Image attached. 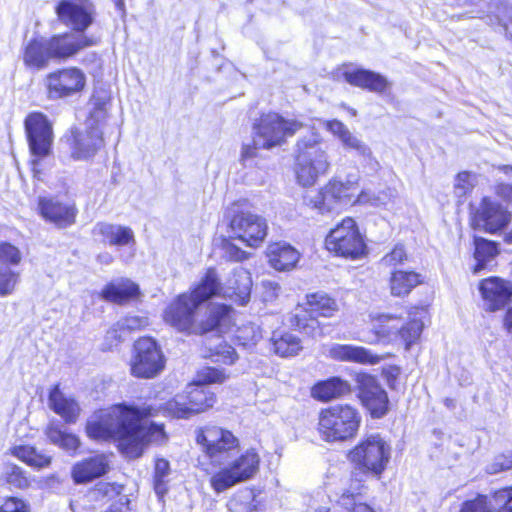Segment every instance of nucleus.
Here are the masks:
<instances>
[{
  "label": "nucleus",
  "instance_id": "f257e3e1",
  "mask_svg": "<svg viewBox=\"0 0 512 512\" xmlns=\"http://www.w3.org/2000/svg\"><path fill=\"white\" fill-rule=\"evenodd\" d=\"M151 408L117 404L95 412L87 421L86 433L94 440L115 439L128 458L140 457L149 443H162V425L149 421Z\"/></svg>",
  "mask_w": 512,
  "mask_h": 512
},
{
  "label": "nucleus",
  "instance_id": "f03ea898",
  "mask_svg": "<svg viewBox=\"0 0 512 512\" xmlns=\"http://www.w3.org/2000/svg\"><path fill=\"white\" fill-rule=\"evenodd\" d=\"M221 290L219 277L209 268L191 293L174 299L164 311V320L181 332L205 334L217 330L227 332L232 322V309L225 304H211L200 317L198 307Z\"/></svg>",
  "mask_w": 512,
  "mask_h": 512
},
{
  "label": "nucleus",
  "instance_id": "7ed1b4c3",
  "mask_svg": "<svg viewBox=\"0 0 512 512\" xmlns=\"http://www.w3.org/2000/svg\"><path fill=\"white\" fill-rule=\"evenodd\" d=\"M425 314L426 311L420 307H411L397 315L371 314L370 330L359 333L354 339L370 345L401 343L409 350L421 336Z\"/></svg>",
  "mask_w": 512,
  "mask_h": 512
},
{
  "label": "nucleus",
  "instance_id": "20e7f679",
  "mask_svg": "<svg viewBox=\"0 0 512 512\" xmlns=\"http://www.w3.org/2000/svg\"><path fill=\"white\" fill-rule=\"evenodd\" d=\"M227 379L223 370L206 367L199 371L197 379L188 385L185 394L176 395L166 403V411L176 418H189L213 407L215 394L207 386Z\"/></svg>",
  "mask_w": 512,
  "mask_h": 512
},
{
  "label": "nucleus",
  "instance_id": "39448f33",
  "mask_svg": "<svg viewBox=\"0 0 512 512\" xmlns=\"http://www.w3.org/2000/svg\"><path fill=\"white\" fill-rule=\"evenodd\" d=\"M297 120H286L277 113L263 114L253 126V143L242 149V160L245 165L259 157V149H271L281 146L288 137L293 136L302 128Z\"/></svg>",
  "mask_w": 512,
  "mask_h": 512
},
{
  "label": "nucleus",
  "instance_id": "423d86ee",
  "mask_svg": "<svg viewBox=\"0 0 512 512\" xmlns=\"http://www.w3.org/2000/svg\"><path fill=\"white\" fill-rule=\"evenodd\" d=\"M330 168L327 147L318 133H311L298 140L295 156V173L302 186H312Z\"/></svg>",
  "mask_w": 512,
  "mask_h": 512
},
{
  "label": "nucleus",
  "instance_id": "0eeeda50",
  "mask_svg": "<svg viewBox=\"0 0 512 512\" xmlns=\"http://www.w3.org/2000/svg\"><path fill=\"white\" fill-rule=\"evenodd\" d=\"M83 128H73L68 137L71 157L86 160L93 157L103 146L102 127L107 117L105 103L94 102Z\"/></svg>",
  "mask_w": 512,
  "mask_h": 512
},
{
  "label": "nucleus",
  "instance_id": "6e6552de",
  "mask_svg": "<svg viewBox=\"0 0 512 512\" xmlns=\"http://www.w3.org/2000/svg\"><path fill=\"white\" fill-rule=\"evenodd\" d=\"M361 414L349 404H336L322 409L318 416V432L326 442H343L356 437Z\"/></svg>",
  "mask_w": 512,
  "mask_h": 512
},
{
  "label": "nucleus",
  "instance_id": "1a4fd4ad",
  "mask_svg": "<svg viewBox=\"0 0 512 512\" xmlns=\"http://www.w3.org/2000/svg\"><path fill=\"white\" fill-rule=\"evenodd\" d=\"M24 125L32 156L30 161L31 170L34 177L39 179V175L41 173L39 169L40 161L49 156L52 149V124L44 114L40 112H32L27 115Z\"/></svg>",
  "mask_w": 512,
  "mask_h": 512
},
{
  "label": "nucleus",
  "instance_id": "9d476101",
  "mask_svg": "<svg viewBox=\"0 0 512 512\" xmlns=\"http://www.w3.org/2000/svg\"><path fill=\"white\" fill-rule=\"evenodd\" d=\"M391 454V448L378 434L361 441L349 453V459L362 473L380 476L385 470Z\"/></svg>",
  "mask_w": 512,
  "mask_h": 512
},
{
  "label": "nucleus",
  "instance_id": "9b49d317",
  "mask_svg": "<svg viewBox=\"0 0 512 512\" xmlns=\"http://www.w3.org/2000/svg\"><path fill=\"white\" fill-rule=\"evenodd\" d=\"M328 251L336 255L358 259L365 254L366 245L354 219L347 217L330 231L325 239Z\"/></svg>",
  "mask_w": 512,
  "mask_h": 512
},
{
  "label": "nucleus",
  "instance_id": "f8f14e48",
  "mask_svg": "<svg viewBox=\"0 0 512 512\" xmlns=\"http://www.w3.org/2000/svg\"><path fill=\"white\" fill-rule=\"evenodd\" d=\"M306 298L308 308H297L291 323L303 333L316 337L321 334V329L314 314L331 317L338 311V304L333 298L323 293L310 294Z\"/></svg>",
  "mask_w": 512,
  "mask_h": 512
},
{
  "label": "nucleus",
  "instance_id": "ddd939ff",
  "mask_svg": "<svg viewBox=\"0 0 512 512\" xmlns=\"http://www.w3.org/2000/svg\"><path fill=\"white\" fill-rule=\"evenodd\" d=\"M260 455L254 448L245 450L228 467L211 478V486L221 493L237 483L253 478L259 470Z\"/></svg>",
  "mask_w": 512,
  "mask_h": 512
},
{
  "label": "nucleus",
  "instance_id": "4468645a",
  "mask_svg": "<svg viewBox=\"0 0 512 512\" xmlns=\"http://www.w3.org/2000/svg\"><path fill=\"white\" fill-rule=\"evenodd\" d=\"M164 367V355L154 339L143 337L135 342L130 363L133 376L150 379L162 372Z\"/></svg>",
  "mask_w": 512,
  "mask_h": 512
},
{
  "label": "nucleus",
  "instance_id": "2eb2a0df",
  "mask_svg": "<svg viewBox=\"0 0 512 512\" xmlns=\"http://www.w3.org/2000/svg\"><path fill=\"white\" fill-rule=\"evenodd\" d=\"M196 441L212 462L220 463L239 447V439L229 430L207 426L197 431Z\"/></svg>",
  "mask_w": 512,
  "mask_h": 512
},
{
  "label": "nucleus",
  "instance_id": "dca6fc26",
  "mask_svg": "<svg viewBox=\"0 0 512 512\" xmlns=\"http://www.w3.org/2000/svg\"><path fill=\"white\" fill-rule=\"evenodd\" d=\"M55 12L59 21L77 34H85L97 14L95 5L90 0H61Z\"/></svg>",
  "mask_w": 512,
  "mask_h": 512
},
{
  "label": "nucleus",
  "instance_id": "f3484780",
  "mask_svg": "<svg viewBox=\"0 0 512 512\" xmlns=\"http://www.w3.org/2000/svg\"><path fill=\"white\" fill-rule=\"evenodd\" d=\"M44 82L48 98L56 100L80 93L85 88L86 75L77 67H67L49 73Z\"/></svg>",
  "mask_w": 512,
  "mask_h": 512
},
{
  "label": "nucleus",
  "instance_id": "a211bd4d",
  "mask_svg": "<svg viewBox=\"0 0 512 512\" xmlns=\"http://www.w3.org/2000/svg\"><path fill=\"white\" fill-rule=\"evenodd\" d=\"M348 488H344L339 498L330 506H322L327 495L323 492L317 493L313 499L312 508L314 512H374V510L361 500L363 485L358 478H351Z\"/></svg>",
  "mask_w": 512,
  "mask_h": 512
},
{
  "label": "nucleus",
  "instance_id": "6ab92c4d",
  "mask_svg": "<svg viewBox=\"0 0 512 512\" xmlns=\"http://www.w3.org/2000/svg\"><path fill=\"white\" fill-rule=\"evenodd\" d=\"M233 238L242 241L245 245L257 248L267 236V222L257 214L240 212L233 216L230 222Z\"/></svg>",
  "mask_w": 512,
  "mask_h": 512
},
{
  "label": "nucleus",
  "instance_id": "aec40b11",
  "mask_svg": "<svg viewBox=\"0 0 512 512\" xmlns=\"http://www.w3.org/2000/svg\"><path fill=\"white\" fill-rule=\"evenodd\" d=\"M53 60L64 61L77 55L81 50L96 46L100 37L66 32L47 38Z\"/></svg>",
  "mask_w": 512,
  "mask_h": 512
},
{
  "label": "nucleus",
  "instance_id": "412c9836",
  "mask_svg": "<svg viewBox=\"0 0 512 512\" xmlns=\"http://www.w3.org/2000/svg\"><path fill=\"white\" fill-rule=\"evenodd\" d=\"M356 382L359 387V397L362 404L370 412L373 418H381L389 408V400L386 391L378 384L377 380L367 374L356 375Z\"/></svg>",
  "mask_w": 512,
  "mask_h": 512
},
{
  "label": "nucleus",
  "instance_id": "4be33fe9",
  "mask_svg": "<svg viewBox=\"0 0 512 512\" xmlns=\"http://www.w3.org/2000/svg\"><path fill=\"white\" fill-rule=\"evenodd\" d=\"M21 250L6 241L0 242V296L11 295L19 281L20 274L15 267L22 262Z\"/></svg>",
  "mask_w": 512,
  "mask_h": 512
},
{
  "label": "nucleus",
  "instance_id": "5701e85b",
  "mask_svg": "<svg viewBox=\"0 0 512 512\" xmlns=\"http://www.w3.org/2000/svg\"><path fill=\"white\" fill-rule=\"evenodd\" d=\"M323 124L346 150H353L359 157H362L366 165L372 170L379 168V162L373 156L371 148L358 136L352 133L349 128L339 120L324 121Z\"/></svg>",
  "mask_w": 512,
  "mask_h": 512
},
{
  "label": "nucleus",
  "instance_id": "b1692460",
  "mask_svg": "<svg viewBox=\"0 0 512 512\" xmlns=\"http://www.w3.org/2000/svg\"><path fill=\"white\" fill-rule=\"evenodd\" d=\"M511 220V214L500 204L483 198L475 212L473 224L489 233H496L505 228Z\"/></svg>",
  "mask_w": 512,
  "mask_h": 512
},
{
  "label": "nucleus",
  "instance_id": "393cba45",
  "mask_svg": "<svg viewBox=\"0 0 512 512\" xmlns=\"http://www.w3.org/2000/svg\"><path fill=\"white\" fill-rule=\"evenodd\" d=\"M40 215L59 228H66L75 223L77 209L70 202H62L55 197H40L38 200Z\"/></svg>",
  "mask_w": 512,
  "mask_h": 512
},
{
  "label": "nucleus",
  "instance_id": "a878e982",
  "mask_svg": "<svg viewBox=\"0 0 512 512\" xmlns=\"http://www.w3.org/2000/svg\"><path fill=\"white\" fill-rule=\"evenodd\" d=\"M479 290L487 311L494 312L504 308L512 297V285L499 278L490 277L482 280Z\"/></svg>",
  "mask_w": 512,
  "mask_h": 512
},
{
  "label": "nucleus",
  "instance_id": "bb28decb",
  "mask_svg": "<svg viewBox=\"0 0 512 512\" xmlns=\"http://www.w3.org/2000/svg\"><path fill=\"white\" fill-rule=\"evenodd\" d=\"M501 510L512 512V486L496 491L490 503L487 496L477 495L476 498L465 501L460 512H499Z\"/></svg>",
  "mask_w": 512,
  "mask_h": 512
},
{
  "label": "nucleus",
  "instance_id": "cd10ccee",
  "mask_svg": "<svg viewBox=\"0 0 512 512\" xmlns=\"http://www.w3.org/2000/svg\"><path fill=\"white\" fill-rule=\"evenodd\" d=\"M92 234L99 237L101 242L117 248L133 247L136 243L133 230L119 224L98 222L94 225Z\"/></svg>",
  "mask_w": 512,
  "mask_h": 512
},
{
  "label": "nucleus",
  "instance_id": "c85d7f7f",
  "mask_svg": "<svg viewBox=\"0 0 512 512\" xmlns=\"http://www.w3.org/2000/svg\"><path fill=\"white\" fill-rule=\"evenodd\" d=\"M327 356L333 360L355 362L364 365H375L381 361V357L373 354L362 346L334 343L329 346Z\"/></svg>",
  "mask_w": 512,
  "mask_h": 512
},
{
  "label": "nucleus",
  "instance_id": "c756f323",
  "mask_svg": "<svg viewBox=\"0 0 512 512\" xmlns=\"http://www.w3.org/2000/svg\"><path fill=\"white\" fill-rule=\"evenodd\" d=\"M343 77L350 85L375 93H384L391 85L383 75L362 68H346Z\"/></svg>",
  "mask_w": 512,
  "mask_h": 512
},
{
  "label": "nucleus",
  "instance_id": "7c9ffc66",
  "mask_svg": "<svg viewBox=\"0 0 512 512\" xmlns=\"http://www.w3.org/2000/svg\"><path fill=\"white\" fill-rule=\"evenodd\" d=\"M251 289L252 278L250 272L238 266L233 269L226 282L224 295L240 305H245L250 299Z\"/></svg>",
  "mask_w": 512,
  "mask_h": 512
},
{
  "label": "nucleus",
  "instance_id": "2f4dec72",
  "mask_svg": "<svg viewBox=\"0 0 512 512\" xmlns=\"http://www.w3.org/2000/svg\"><path fill=\"white\" fill-rule=\"evenodd\" d=\"M268 262L277 271H290L300 259V253L286 242L272 243L267 247Z\"/></svg>",
  "mask_w": 512,
  "mask_h": 512
},
{
  "label": "nucleus",
  "instance_id": "473e14b6",
  "mask_svg": "<svg viewBox=\"0 0 512 512\" xmlns=\"http://www.w3.org/2000/svg\"><path fill=\"white\" fill-rule=\"evenodd\" d=\"M48 404L68 424L75 423L80 415L81 409L77 401L63 393L59 385L51 389Z\"/></svg>",
  "mask_w": 512,
  "mask_h": 512
},
{
  "label": "nucleus",
  "instance_id": "72a5a7b5",
  "mask_svg": "<svg viewBox=\"0 0 512 512\" xmlns=\"http://www.w3.org/2000/svg\"><path fill=\"white\" fill-rule=\"evenodd\" d=\"M47 38L39 37L28 42L23 53L25 66L32 70H42L53 60Z\"/></svg>",
  "mask_w": 512,
  "mask_h": 512
},
{
  "label": "nucleus",
  "instance_id": "f704fd0d",
  "mask_svg": "<svg viewBox=\"0 0 512 512\" xmlns=\"http://www.w3.org/2000/svg\"><path fill=\"white\" fill-rule=\"evenodd\" d=\"M108 470V460L104 454H98L73 466L72 476L76 483H87L101 477Z\"/></svg>",
  "mask_w": 512,
  "mask_h": 512
},
{
  "label": "nucleus",
  "instance_id": "c9c22d12",
  "mask_svg": "<svg viewBox=\"0 0 512 512\" xmlns=\"http://www.w3.org/2000/svg\"><path fill=\"white\" fill-rule=\"evenodd\" d=\"M138 292L139 288L134 282L121 279L107 284L100 295L106 301L122 304L134 298Z\"/></svg>",
  "mask_w": 512,
  "mask_h": 512
},
{
  "label": "nucleus",
  "instance_id": "e433bc0d",
  "mask_svg": "<svg viewBox=\"0 0 512 512\" xmlns=\"http://www.w3.org/2000/svg\"><path fill=\"white\" fill-rule=\"evenodd\" d=\"M420 283H422V276L419 273L395 270L391 273L389 288L393 296L404 297Z\"/></svg>",
  "mask_w": 512,
  "mask_h": 512
},
{
  "label": "nucleus",
  "instance_id": "4c0bfd02",
  "mask_svg": "<svg viewBox=\"0 0 512 512\" xmlns=\"http://www.w3.org/2000/svg\"><path fill=\"white\" fill-rule=\"evenodd\" d=\"M349 392L350 384L339 377L319 382L312 388V396L324 402L342 397Z\"/></svg>",
  "mask_w": 512,
  "mask_h": 512
},
{
  "label": "nucleus",
  "instance_id": "58836bf2",
  "mask_svg": "<svg viewBox=\"0 0 512 512\" xmlns=\"http://www.w3.org/2000/svg\"><path fill=\"white\" fill-rule=\"evenodd\" d=\"M359 179L360 177L355 175L349 177L346 182L332 179L327 183L341 207L353 203Z\"/></svg>",
  "mask_w": 512,
  "mask_h": 512
},
{
  "label": "nucleus",
  "instance_id": "ea45409f",
  "mask_svg": "<svg viewBox=\"0 0 512 512\" xmlns=\"http://www.w3.org/2000/svg\"><path fill=\"white\" fill-rule=\"evenodd\" d=\"M306 201L309 206L318 210L321 214L342 208L327 184L320 191L308 195Z\"/></svg>",
  "mask_w": 512,
  "mask_h": 512
},
{
  "label": "nucleus",
  "instance_id": "a19ab883",
  "mask_svg": "<svg viewBox=\"0 0 512 512\" xmlns=\"http://www.w3.org/2000/svg\"><path fill=\"white\" fill-rule=\"evenodd\" d=\"M46 436L50 442L67 452L75 453L80 447V439L71 433L63 431L60 427L50 424L46 429Z\"/></svg>",
  "mask_w": 512,
  "mask_h": 512
},
{
  "label": "nucleus",
  "instance_id": "79ce46f5",
  "mask_svg": "<svg viewBox=\"0 0 512 512\" xmlns=\"http://www.w3.org/2000/svg\"><path fill=\"white\" fill-rule=\"evenodd\" d=\"M474 243L476 265L473 268V273L477 274L497 255L498 250L494 242L483 238H475Z\"/></svg>",
  "mask_w": 512,
  "mask_h": 512
},
{
  "label": "nucleus",
  "instance_id": "37998d69",
  "mask_svg": "<svg viewBox=\"0 0 512 512\" xmlns=\"http://www.w3.org/2000/svg\"><path fill=\"white\" fill-rule=\"evenodd\" d=\"M12 454L27 465L37 469L47 467L51 463V457L38 452L32 446H16L12 449Z\"/></svg>",
  "mask_w": 512,
  "mask_h": 512
},
{
  "label": "nucleus",
  "instance_id": "c03bdc74",
  "mask_svg": "<svg viewBox=\"0 0 512 512\" xmlns=\"http://www.w3.org/2000/svg\"><path fill=\"white\" fill-rule=\"evenodd\" d=\"M272 345L274 352L281 357L295 356L302 349L300 339L291 333L274 334Z\"/></svg>",
  "mask_w": 512,
  "mask_h": 512
},
{
  "label": "nucleus",
  "instance_id": "a18cd8bd",
  "mask_svg": "<svg viewBox=\"0 0 512 512\" xmlns=\"http://www.w3.org/2000/svg\"><path fill=\"white\" fill-rule=\"evenodd\" d=\"M149 325V321L147 317L140 316H128L117 322L114 328H111L107 332V339H115L117 341L121 340L123 337V333L134 332L141 330Z\"/></svg>",
  "mask_w": 512,
  "mask_h": 512
},
{
  "label": "nucleus",
  "instance_id": "49530a36",
  "mask_svg": "<svg viewBox=\"0 0 512 512\" xmlns=\"http://www.w3.org/2000/svg\"><path fill=\"white\" fill-rule=\"evenodd\" d=\"M488 17L500 25L506 36L512 38V6L507 2L500 1L490 6Z\"/></svg>",
  "mask_w": 512,
  "mask_h": 512
},
{
  "label": "nucleus",
  "instance_id": "de8ad7c7",
  "mask_svg": "<svg viewBox=\"0 0 512 512\" xmlns=\"http://www.w3.org/2000/svg\"><path fill=\"white\" fill-rule=\"evenodd\" d=\"M262 338V332L259 326L254 323H246L237 327L235 331V340L244 347H251Z\"/></svg>",
  "mask_w": 512,
  "mask_h": 512
},
{
  "label": "nucleus",
  "instance_id": "09e8293b",
  "mask_svg": "<svg viewBox=\"0 0 512 512\" xmlns=\"http://www.w3.org/2000/svg\"><path fill=\"white\" fill-rule=\"evenodd\" d=\"M170 473V465L166 459L160 458L155 461L154 469V490L159 497L167 492V477Z\"/></svg>",
  "mask_w": 512,
  "mask_h": 512
},
{
  "label": "nucleus",
  "instance_id": "8fccbe9b",
  "mask_svg": "<svg viewBox=\"0 0 512 512\" xmlns=\"http://www.w3.org/2000/svg\"><path fill=\"white\" fill-rule=\"evenodd\" d=\"M254 494L252 491L243 490L235 494L228 502L230 512H254Z\"/></svg>",
  "mask_w": 512,
  "mask_h": 512
},
{
  "label": "nucleus",
  "instance_id": "3c124183",
  "mask_svg": "<svg viewBox=\"0 0 512 512\" xmlns=\"http://www.w3.org/2000/svg\"><path fill=\"white\" fill-rule=\"evenodd\" d=\"M476 184V175L467 171L460 172L455 179L454 189L458 197H463L472 191Z\"/></svg>",
  "mask_w": 512,
  "mask_h": 512
},
{
  "label": "nucleus",
  "instance_id": "603ef678",
  "mask_svg": "<svg viewBox=\"0 0 512 512\" xmlns=\"http://www.w3.org/2000/svg\"><path fill=\"white\" fill-rule=\"evenodd\" d=\"M5 478L7 483L19 489L27 488L30 484V481L25 476L24 471L16 465H12L7 468Z\"/></svg>",
  "mask_w": 512,
  "mask_h": 512
},
{
  "label": "nucleus",
  "instance_id": "864d4df0",
  "mask_svg": "<svg viewBox=\"0 0 512 512\" xmlns=\"http://www.w3.org/2000/svg\"><path fill=\"white\" fill-rule=\"evenodd\" d=\"M408 259L403 245L397 244L391 252L387 253L382 259L381 264L385 267H396L403 264Z\"/></svg>",
  "mask_w": 512,
  "mask_h": 512
},
{
  "label": "nucleus",
  "instance_id": "5fc2aeb1",
  "mask_svg": "<svg viewBox=\"0 0 512 512\" xmlns=\"http://www.w3.org/2000/svg\"><path fill=\"white\" fill-rule=\"evenodd\" d=\"M210 356L215 362H221L228 365L235 363L238 358L235 349L226 343L220 344L216 347L214 352L211 351Z\"/></svg>",
  "mask_w": 512,
  "mask_h": 512
},
{
  "label": "nucleus",
  "instance_id": "6e6d98bb",
  "mask_svg": "<svg viewBox=\"0 0 512 512\" xmlns=\"http://www.w3.org/2000/svg\"><path fill=\"white\" fill-rule=\"evenodd\" d=\"M261 297L264 302L275 301L281 292L279 283L273 280H263L261 282Z\"/></svg>",
  "mask_w": 512,
  "mask_h": 512
},
{
  "label": "nucleus",
  "instance_id": "4d7b16f0",
  "mask_svg": "<svg viewBox=\"0 0 512 512\" xmlns=\"http://www.w3.org/2000/svg\"><path fill=\"white\" fill-rule=\"evenodd\" d=\"M28 505L21 499L10 497L0 504V512H28Z\"/></svg>",
  "mask_w": 512,
  "mask_h": 512
},
{
  "label": "nucleus",
  "instance_id": "13d9d810",
  "mask_svg": "<svg viewBox=\"0 0 512 512\" xmlns=\"http://www.w3.org/2000/svg\"><path fill=\"white\" fill-rule=\"evenodd\" d=\"M512 468V454L500 455L495 458L494 462L487 468L488 473L496 474L503 470Z\"/></svg>",
  "mask_w": 512,
  "mask_h": 512
},
{
  "label": "nucleus",
  "instance_id": "bf43d9fd",
  "mask_svg": "<svg viewBox=\"0 0 512 512\" xmlns=\"http://www.w3.org/2000/svg\"><path fill=\"white\" fill-rule=\"evenodd\" d=\"M353 203H357L360 205L370 204L372 206H379L384 203L382 194L376 195L375 193L363 190L357 197L354 199Z\"/></svg>",
  "mask_w": 512,
  "mask_h": 512
},
{
  "label": "nucleus",
  "instance_id": "052dcab7",
  "mask_svg": "<svg viewBox=\"0 0 512 512\" xmlns=\"http://www.w3.org/2000/svg\"><path fill=\"white\" fill-rule=\"evenodd\" d=\"M224 249L226 256L230 260L240 262L248 258L247 252L243 251L232 243H226Z\"/></svg>",
  "mask_w": 512,
  "mask_h": 512
},
{
  "label": "nucleus",
  "instance_id": "680f3d73",
  "mask_svg": "<svg viewBox=\"0 0 512 512\" xmlns=\"http://www.w3.org/2000/svg\"><path fill=\"white\" fill-rule=\"evenodd\" d=\"M496 193L502 199L512 203V185L499 184L496 187Z\"/></svg>",
  "mask_w": 512,
  "mask_h": 512
},
{
  "label": "nucleus",
  "instance_id": "e2e57ef3",
  "mask_svg": "<svg viewBox=\"0 0 512 512\" xmlns=\"http://www.w3.org/2000/svg\"><path fill=\"white\" fill-rule=\"evenodd\" d=\"M113 260L114 258L112 254H110L109 252H103L97 256L98 263L102 265H110L113 262Z\"/></svg>",
  "mask_w": 512,
  "mask_h": 512
},
{
  "label": "nucleus",
  "instance_id": "0e129e2a",
  "mask_svg": "<svg viewBox=\"0 0 512 512\" xmlns=\"http://www.w3.org/2000/svg\"><path fill=\"white\" fill-rule=\"evenodd\" d=\"M504 327L508 330H512V307L507 311L504 318Z\"/></svg>",
  "mask_w": 512,
  "mask_h": 512
},
{
  "label": "nucleus",
  "instance_id": "69168bd1",
  "mask_svg": "<svg viewBox=\"0 0 512 512\" xmlns=\"http://www.w3.org/2000/svg\"><path fill=\"white\" fill-rule=\"evenodd\" d=\"M499 169L501 171H503L508 176L512 174V166L504 165V166L499 167Z\"/></svg>",
  "mask_w": 512,
  "mask_h": 512
},
{
  "label": "nucleus",
  "instance_id": "338daca9",
  "mask_svg": "<svg viewBox=\"0 0 512 512\" xmlns=\"http://www.w3.org/2000/svg\"><path fill=\"white\" fill-rule=\"evenodd\" d=\"M505 239L507 242L512 243V230L509 233H507Z\"/></svg>",
  "mask_w": 512,
  "mask_h": 512
},
{
  "label": "nucleus",
  "instance_id": "774afa93",
  "mask_svg": "<svg viewBox=\"0 0 512 512\" xmlns=\"http://www.w3.org/2000/svg\"><path fill=\"white\" fill-rule=\"evenodd\" d=\"M122 4V0H117V5Z\"/></svg>",
  "mask_w": 512,
  "mask_h": 512
}]
</instances>
